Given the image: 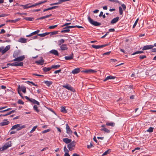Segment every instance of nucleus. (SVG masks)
I'll return each instance as SVG.
<instances>
[{
	"instance_id": "obj_1",
	"label": "nucleus",
	"mask_w": 156,
	"mask_h": 156,
	"mask_svg": "<svg viewBox=\"0 0 156 156\" xmlns=\"http://www.w3.org/2000/svg\"><path fill=\"white\" fill-rule=\"evenodd\" d=\"M88 20L90 24L95 26H99L101 25V23L94 21L89 16H88Z\"/></svg>"
},
{
	"instance_id": "obj_2",
	"label": "nucleus",
	"mask_w": 156,
	"mask_h": 156,
	"mask_svg": "<svg viewBox=\"0 0 156 156\" xmlns=\"http://www.w3.org/2000/svg\"><path fill=\"white\" fill-rule=\"evenodd\" d=\"M7 65L15 66H23V62H20L19 63L14 62L12 63H8L7 64Z\"/></svg>"
},
{
	"instance_id": "obj_3",
	"label": "nucleus",
	"mask_w": 156,
	"mask_h": 156,
	"mask_svg": "<svg viewBox=\"0 0 156 156\" xmlns=\"http://www.w3.org/2000/svg\"><path fill=\"white\" fill-rule=\"evenodd\" d=\"M12 143L11 141H10L9 142H8L7 143L5 144L2 148V150L1 151H3L7 149L8 147L11 146Z\"/></svg>"
},
{
	"instance_id": "obj_4",
	"label": "nucleus",
	"mask_w": 156,
	"mask_h": 156,
	"mask_svg": "<svg viewBox=\"0 0 156 156\" xmlns=\"http://www.w3.org/2000/svg\"><path fill=\"white\" fill-rule=\"evenodd\" d=\"M66 133L69 135H71L73 133V131L70 129V128L68 124L66 125Z\"/></svg>"
},
{
	"instance_id": "obj_5",
	"label": "nucleus",
	"mask_w": 156,
	"mask_h": 156,
	"mask_svg": "<svg viewBox=\"0 0 156 156\" xmlns=\"http://www.w3.org/2000/svg\"><path fill=\"white\" fill-rule=\"evenodd\" d=\"M62 87H63L69 90H70L72 91H74V88L72 87L71 86L69 85L68 84L67 85H63Z\"/></svg>"
},
{
	"instance_id": "obj_6",
	"label": "nucleus",
	"mask_w": 156,
	"mask_h": 156,
	"mask_svg": "<svg viewBox=\"0 0 156 156\" xmlns=\"http://www.w3.org/2000/svg\"><path fill=\"white\" fill-rule=\"evenodd\" d=\"M44 62V60L42 57H41L40 60L36 61L35 62V63L38 65H43Z\"/></svg>"
},
{
	"instance_id": "obj_7",
	"label": "nucleus",
	"mask_w": 156,
	"mask_h": 156,
	"mask_svg": "<svg viewBox=\"0 0 156 156\" xmlns=\"http://www.w3.org/2000/svg\"><path fill=\"white\" fill-rule=\"evenodd\" d=\"M154 47V46L152 45H147L144 46L142 48L143 51L151 49Z\"/></svg>"
},
{
	"instance_id": "obj_8",
	"label": "nucleus",
	"mask_w": 156,
	"mask_h": 156,
	"mask_svg": "<svg viewBox=\"0 0 156 156\" xmlns=\"http://www.w3.org/2000/svg\"><path fill=\"white\" fill-rule=\"evenodd\" d=\"M60 46V49L62 51L66 50L68 49V47L67 45L66 44H62Z\"/></svg>"
},
{
	"instance_id": "obj_9",
	"label": "nucleus",
	"mask_w": 156,
	"mask_h": 156,
	"mask_svg": "<svg viewBox=\"0 0 156 156\" xmlns=\"http://www.w3.org/2000/svg\"><path fill=\"white\" fill-rule=\"evenodd\" d=\"M3 121L5 122H3L0 123V125L1 126H4L7 125L9 124L10 122L9 121H8L7 119H5Z\"/></svg>"
},
{
	"instance_id": "obj_10",
	"label": "nucleus",
	"mask_w": 156,
	"mask_h": 156,
	"mask_svg": "<svg viewBox=\"0 0 156 156\" xmlns=\"http://www.w3.org/2000/svg\"><path fill=\"white\" fill-rule=\"evenodd\" d=\"M10 48V45H8L6 46L4 49H3L2 51V54L3 55L9 50Z\"/></svg>"
},
{
	"instance_id": "obj_11",
	"label": "nucleus",
	"mask_w": 156,
	"mask_h": 156,
	"mask_svg": "<svg viewBox=\"0 0 156 156\" xmlns=\"http://www.w3.org/2000/svg\"><path fill=\"white\" fill-rule=\"evenodd\" d=\"M82 72L89 73H96L97 71L95 70L92 69H89L87 70H83L82 71Z\"/></svg>"
},
{
	"instance_id": "obj_12",
	"label": "nucleus",
	"mask_w": 156,
	"mask_h": 156,
	"mask_svg": "<svg viewBox=\"0 0 156 156\" xmlns=\"http://www.w3.org/2000/svg\"><path fill=\"white\" fill-rule=\"evenodd\" d=\"M75 145L70 143L67 145L70 151H72L74 150L75 148Z\"/></svg>"
},
{
	"instance_id": "obj_13",
	"label": "nucleus",
	"mask_w": 156,
	"mask_h": 156,
	"mask_svg": "<svg viewBox=\"0 0 156 156\" xmlns=\"http://www.w3.org/2000/svg\"><path fill=\"white\" fill-rule=\"evenodd\" d=\"M49 53L56 56H58L59 55V53L58 51L55 49H53L49 51Z\"/></svg>"
},
{
	"instance_id": "obj_14",
	"label": "nucleus",
	"mask_w": 156,
	"mask_h": 156,
	"mask_svg": "<svg viewBox=\"0 0 156 156\" xmlns=\"http://www.w3.org/2000/svg\"><path fill=\"white\" fill-rule=\"evenodd\" d=\"M119 17L118 16L113 19L111 21V23L112 24H115L119 20Z\"/></svg>"
},
{
	"instance_id": "obj_15",
	"label": "nucleus",
	"mask_w": 156,
	"mask_h": 156,
	"mask_svg": "<svg viewBox=\"0 0 156 156\" xmlns=\"http://www.w3.org/2000/svg\"><path fill=\"white\" fill-rule=\"evenodd\" d=\"M62 140L63 142L66 144H70L72 142V140L71 139L67 138L63 139Z\"/></svg>"
},
{
	"instance_id": "obj_16",
	"label": "nucleus",
	"mask_w": 156,
	"mask_h": 156,
	"mask_svg": "<svg viewBox=\"0 0 156 156\" xmlns=\"http://www.w3.org/2000/svg\"><path fill=\"white\" fill-rule=\"evenodd\" d=\"M80 72V69L79 68L75 69L72 72V73L73 74H77L79 73Z\"/></svg>"
},
{
	"instance_id": "obj_17",
	"label": "nucleus",
	"mask_w": 156,
	"mask_h": 156,
	"mask_svg": "<svg viewBox=\"0 0 156 156\" xmlns=\"http://www.w3.org/2000/svg\"><path fill=\"white\" fill-rule=\"evenodd\" d=\"M73 53H72V54L69 56H66L65 57V58L66 60H70L73 58Z\"/></svg>"
},
{
	"instance_id": "obj_18",
	"label": "nucleus",
	"mask_w": 156,
	"mask_h": 156,
	"mask_svg": "<svg viewBox=\"0 0 156 156\" xmlns=\"http://www.w3.org/2000/svg\"><path fill=\"white\" fill-rule=\"evenodd\" d=\"M115 77L112 76H107L105 79L104 80V81L105 82L106 81L109 80V79H115Z\"/></svg>"
},
{
	"instance_id": "obj_19",
	"label": "nucleus",
	"mask_w": 156,
	"mask_h": 156,
	"mask_svg": "<svg viewBox=\"0 0 156 156\" xmlns=\"http://www.w3.org/2000/svg\"><path fill=\"white\" fill-rule=\"evenodd\" d=\"M70 31V30L68 29V28H66V27L64 28L61 31V32L62 33H68Z\"/></svg>"
},
{
	"instance_id": "obj_20",
	"label": "nucleus",
	"mask_w": 156,
	"mask_h": 156,
	"mask_svg": "<svg viewBox=\"0 0 156 156\" xmlns=\"http://www.w3.org/2000/svg\"><path fill=\"white\" fill-rule=\"evenodd\" d=\"M44 83L48 87H49L52 83V82L48 80L44 81Z\"/></svg>"
},
{
	"instance_id": "obj_21",
	"label": "nucleus",
	"mask_w": 156,
	"mask_h": 156,
	"mask_svg": "<svg viewBox=\"0 0 156 156\" xmlns=\"http://www.w3.org/2000/svg\"><path fill=\"white\" fill-rule=\"evenodd\" d=\"M27 39L23 38H21L19 39L18 41L22 43H25L27 42Z\"/></svg>"
},
{
	"instance_id": "obj_22",
	"label": "nucleus",
	"mask_w": 156,
	"mask_h": 156,
	"mask_svg": "<svg viewBox=\"0 0 156 156\" xmlns=\"http://www.w3.org/2000/svg\"><path fill=\"white\" fill-rule=\"evenodd\" d=\"M65 40L64 39H62L60 40H59L58 41V46H60L62 45V44H63L65 42Z\"/></svg>"
},
{
	"instance_id": "obj_23",
	"label": "nucleus",
	"mask_w": 156,
	"mask_h": 156,
	"mask_svg": "<svg viewBox=\"0 0 156 156\" xmlns=\"http://www.w3.org/2000/svg\"><path fill=\"white\" fill-rule=\"evenodd\" d=\"M30 102L36 104L38 105H40L39 102L34 99L31 98Z\"/></svg>"
},
{
	"instance_id": "obj_24",
	"label": "nucleus",
	"mask_w": 156,
	"mask_h": 156,
	"mask_svg": "<svg viewBox=\"0 0 156 156\" xmlns=\"http://www.w3.org/2000/svg\"><path fill=\"white\" fill-rule=\"evenodd\" d=\"M51 69V67H48V68L45 67L43 68L42 69H43V71H44V72H47L49 71Z\"/></svg>"
},
{
	"instance_id": "obj_25",
	"label": "nucleus",
	"mask_w": 156,
	"mask_h": 156,
	"mask_svg": "<svg viewBox=\"0 0 156 156\" xmlns=\"http://www.w3.org/2000/svg\"><path fill=\"white\" fill-rule=\"evenodd\" d=\"M21 91H22L23 93H26V88L25 87L23 86H22L20 87Z\"/></svg>"
},
{
	"instance_id": "obj_26",
	"label": "nucleus",
	"mask_w": 156,
	"mask_h": 156,
	"mask_svg": "<svg viewBox=\"0 0 156 156\" xmlns=\"http://www.w3.org/2000/svg\"><path fill=\"white\" fill-rule=\"evenodd\" d=\"M61 111L64 113H66L67 112V111L65 108V107L62 106L61 108Z\"/></svg>"
},
{
	"instance_id": "obj_27",
	"label": "nucleus",
	"mask_w": 156,
	"mask_h": 156,
	"mask_svg": "<svg viewBox=\"0 0 156 156\" xmlns=\"http://www.w3.org/2000/svg\"><path fill=\"white\" fill-rule=\"evenodd\" d=\"M17 61H22L24 58L25 56L24 55H23L21 56L17 57Z\"/></svg>"
},
{
	"instance_id": "obj_28",
	"label": "nucleus",
	"mask_w": 156,
	"mask_h": 156,
	"mask_svg": "<svg viewBox=\"0 0 156 156\" xmlns=\"http://www.w3.org/2000/svg\"><path fill=\"white\" fill-rule=\"evenodd\" d=\"M19 124V126L17 128V131H19L21 130V129H22L23 128H24L26 127V126L25 125H23L22 126H20L21 124Z\"/></svg>"
},
{
	"instance_id": "obj_29",
	"label": "nucleus",
	"mask_w": 156,
	"mask_h": 156,
	"mask_svg": "<svg viewBox=\"0 0 156 156\" xmlns=\"http://www.w3.org/2000/svg\"><path fill=\"white\" fill-rule=\"evenodd\" d=\"M106 125L107 126H114L115 125V123L114 122H107Z\"/></svg>"
},
{
	"instance_id": "obj_30",
	"label": "nucleus",
	"mask_w": 156,
	"mask_h": 156,
	"mask_svg": "<svg viewBox=\"0 0 156 156\" xmlns=\"http://www.w3.org/2000/svg\"><path fill=\"white\" fill-rule=\"evenodd\" d=\"M101 130L102 131H104L107 133H109L110 132V130L106 128H104L101 129Z\"/></svg>"
},
{
	"instance_id": "obj_31",
	"label": "nucleus",
	"mask_w": 156,
	"mask_h": 156,
	"mask_svg": "<svg viewBox=\"0 0 156 156\" xmlns=\"http://www.w3.org/2000/svg\"><path fill=\"white\" fill-rule=\"evenodd\" d=\"M24 19L27 21H33L34 18L33 17H25L24 18Z\"/></svg>"
},
{
	"instance_id": "obj_32",
	"label": "nucleus",
	"mask_w": 156,
	"mask_h": 156,
	"mask_svg": "<svg viewBox=\"0 0 156 156\" xmlns=\"http://www.w3.org/2000/svg\"><path fill=\"white\" fill-rule=\"evenodd\" d=\"M19 126V124H16L13 126L10 129V130L17 129V128Z\"/></svg>"
},
{
	"instance_id": "obj_33",
	"label": "nucleus",
	"mask_w": 156,
	"mask_h": 156,
	"mask_svg": "<svg viewBox=\"0 0 156 156\" xmlns=\"http://www.w3.org/2000/svg\"><path fill=\"white\" fill-rule=\"evenodd\" d=\"M33 109L37 113L39 112L40 111L38 109L37 106V105H35L34 106Z\"/></svg>"
},
{
	"instance_id": "obj_34",
	"label": "nucleus",
	"mask_w": 156,
	"mask_h": 156,
	"mask_svg": "<svg viewBox=\"0 0 156 156\" xmlns=\"http://www.w3.org/2000/svg\"><path fill=\"white\" fill-rule=\"evenodd\" d=\"M60 66L59 65H52L51 66V68L57 69Z\"/></svg>"
},
{
	"instance_id": "obj_35",
	"label": "nucleus",
	"mask_w": 156,
	"mask_h": 156,
	"mask_svg": "<svg viewBox=\"0 0 156 156\" xmlns=\"http://www.w3.org/2000/svg\"><path fill=\"white\" fill-rule=\"evenodd\" d=\"M110 152V149H109L108 150L106 151L104 153L102 154V156H103L106 155L108 154Z\"/></svg>"
},
{
	"instance_id": "obj_36",
	"label": "nucleus",
	"mask_w": 156,
	"mask_h": 156,
	"mask_svg": "<svg viewBox=\"0 0 156 156\" xmlns=\"http://www.w3.org/2000/svg\"><path fill=\"white\" fill-rule=\"evenodd\" d=\"M20 20V18H18L15 20H9V22H11L12 23H16L17 21H19Z\"/></svg>"
},
{
	"instance_id": "obj_37",
	"label": "nucleus",
	"mask_w": 156,
	"mask_h": 156,
	"mask_svg": "<svg viewBox=\"0 0 156 156\" xmlns=\"http://www.w3.org/2000/svg\"><path fill=\"white\" fill-rule=\"evenodd\" d=\"M58 32V31H53L52 32H49V33L50 34V35L51 36L55 35V34H57Z\"/></svg>"
},
{
	"instance_id": "obj_38",
	"label": "nucleus",
	"mask_w": 156,
	"mask_h": 156,
	"mask_svg": "<svg viewBox=\"0 0 156 156\" xmlns=\"http://www.w3.org/2000/svg\"><path fill=\"white\" fill-rule=\"evenodd\" d=\"M19 52L17 51H15L13 54V56L14 58H16L19 55Z\"/></svg>"
},
{
	"instance_id": "obj_39",
	"label": "nucleus",
	"mask_w": 156,
	"mask_h": 156,
	"mask_svg": "<svg viewBox=\"0 0 156 156\" xmlns=\"http://www.w3.org/2000/svg\"><path fill=\"white\" fill-rule=\"evenodd\" d=\"M144 53V51H137L133 53V54H132V55H134L136 54H141V53Z\"/></svg>"
},
{
	"instance_id": "obj_40",
	"label": "nucleus",
	"mask_w": 156,
	"mask_h": 156,
	"mask_svg": "<svg viewBox=\"0 0 156 156\" xmlns=\"http://www.w3.org/2000/svg\"><path fill=\"white\" fill-rule=\"evenodd\" d=\"M20 85H19L18 86V88H17V91L18 93L19 94H20L21 93V90H20Z\"/></svg>"
},
{
	"instance_id": "obj_41",
	"label": "nucleus",
	"mask_w": 156,
	"mask_h": 156,
	"mask_svg": "<svg viewBox=\"0 0 156 156\" xmlns=\"http://www.w3.org/2000/svg\"><path fill=\"white\" fill-rule=\"evenodd\" d=\"M119 12L120 15H122L123 10L121 6L119 7Z\"/></svg>"
},
{
	"instance_id": "obj_42",
	"label": "nucleus",
	"mask_w": 156,
	"mask_h": 156,
	"mask_svg": "<svg viewBox=\"0 0 156 156\" xmlns=\"http://www.w3.org/2000/svg\"><path fill=\"white\" fill-rule=\"evenodd\" d=\"M153 129L154 128L150 127L147 130V131L150 133L152 132L153 131Z\"/></svg>"
},
{
	"instance_id": "obj_43",
	"label": "nucleus",
	"mask_w": 156,
	"mask_h": 156,
	"mask_svg": "<svg viewBox=\"0 0 156 156\" xmlns=\"http://www.w3.org/2000/svg\"><path fill=\"white\" fill-rule=\"evenodd\" d=\"M37 127V126H35L33 127L32 130L30 131V133H32L33 132H34L36 129V128Z\"/></svg>"
},
{
	"instance_id": "obj_44",
	"label": "nucleus",
	"mask_w": 156,
	"mask_h": 156,
	"mask_svg": "<svg viewBox=\"0 0 156 156\" xmlns=\"http://www.w3.org/2000/svg\"><path fill=\"white\" fill-rule=\"evenodd\" d=\"M109 45V44H105L103 45H99V48H102L104 47L107 46Z\"/></svg>"
},
{
	"instance_id": "obj_45",
	"label": "nucleus",
	"mask_w": 156,
	"mask_h": 156,
	"mask_svg": "<svg viewBox=\"0 0 156 156\" xmlns=\"http://www.w3.org/2000/svg\"><path fill=\"white\" fill-rule=\"evenodd\" d=\"M92 47L96 49L99 48V45H96L94 44H93L92 45Z\"/></svg>"
},
{
	"instance_id": "obj_46",
	"label": "nucleus",
	"mask_w": 156,
	"mask_h": 156,
	"mask_svg": "<svg viewBox=\"0 0 156 156\" xmlns=\"http://www.w3.org/2000/svg\"><path fill=\"white\" fill-rule=\"evenodd\" d=\"M27 83L29 84H30L29 83H30L34 86H37V87L38 86L37 85L35 84L33 82H32V81H28L27 82Z\"/></svg>"
},
{
	"instance_id": "obj_47",
	"label": "nucleus",
	"mask_w": 156,
	"mask_h": 156,
	"mask_svg": "<svg viewBox=\"0 0 156 156\" xmlns=\"http://www.w3.org/2000/svg\"><path fill=\"white\" fill-rule=\"evenodd\" d=\"M58 6H52L51 7H50L48 8V9H49V10L52 9H56L57 8H58Z\"/></svg>"
},
{
	"instance_id": "obj_48",
	"label": "nucleus",
	"mask_w": 156,
	"mask_h": 156,
	"mask_svg": "<svg viewBox=\"0 0 156 156\" xmlns=\"http://www.w3.org/2000/svg\"><path fill=\"white\" fill-rule=\"evenodd\" d=\"M138 19H137L136 20L135 22V23H134V24L133 25V28H135V26H136V25L138 23Z\"/></svg>"
},
{
	"instance_id": "obj_49",
	"label": "nucleus",
	"mask_w": 156,
	"mask_h": 156,
	"mask_svg": "<svg viewBox=\"0 0 156 156\" xmlns=\"http://www.w3.org/2000/svg\"><path fill=\"white\" fill-rule=\"evenodd\" d=\"M63 150L65 153H68L69 152V150L67 149L66 146L64 147Z\"/></svg>"
},
{
	"instance_id": "obj_50",
	"label": "nucleus",
	"mask_w": 156,
	"mask_h": 156,
	"mask_svg": "<svg viewBox=\"0 0 156 156\" xmlns=\"http://www.w3.org/2000/svg\"><path fill=\"white\" fill-rule=\"evenodd\" d=\"M57 26V25H55L53 26H50L48 28L50 29H53L55 28Z\"/></svg>"
},
{
	"instance_id": "obj_51",
	"label": "nucleus",
	"mask_w": 156,
	"mask_h": 156,
	"mask_svg": "<svg viewBox=\"0 0 156 156\" xmlns=\"http://www.w3.org/2000/svg\"><path fill=\"white\" fill-rule=\"evenodd\" d=\"M147 57L145 55H140L139 56V58L140 59H143L145 58H146Z\"/></svg>"
},
{
	"instance_id": "obj_52",
	"label": "nucleus",
	"mask_w": 156,
	"mask_h": 156,
	"mask_svg": "<svg viewBox=\"0 0 156 156\" xmlns=\"http://www.w3.org/2000/svg\"><path fill=\"white\" fill-rule=\"evenodd\" d=\"M0 41L2 42H11V40H10L9 39H8L6 40V41H3L2 40H0Z\"/></svg>"
},
{
	"instance_id": "obj_53",
	"label": "nucleus",
	"mask_w": 156,
	"mask_h": 156,
	"mask_svg": "<svg viewBox=\"0 0 156 156\" xmlns=\"http://www.w3.org/2000/svg\"><path fill=\"white\" fill-rule=\"evenodd\" d=\"M29 5V4H27L25 5H21V6H23V7L24 9H27V8H28V5Z\"/></svg>"
},
{
	"instance_id": "obj_54",
	"label": "nucleus",
	"mask_w": 156,
	"mask_h": 156,
	"mask_svg": "<svg viewBox=\"0 0 156 156\" xmlns=\"http://www.w3.org/2000/svg\"><path fill=\"white\" fill-rule=\"evenodd\" d=\"M50 131V129H48L46 130H44L42 131V133H46L47 132H48Z\"/></svg>"
},
{
	"instance_id": "obj_55",
	"label": "nucleus",
	"mask_w": 156,
	"mask_h": 156,
	"mask_svg": "<svg viewBox=\"0 0 156 156\" xmlns=\"http://www.w3.org/2000/svg\"><path fill=\"white\" fill-rule=\"evenodd\" d=\"M18 103L19 104L23 105L24 102H23L21 100H19L18 101Z\"/></svg>"
},
{
	"instance_id": "obj_56",
	"label": "nucleus",
	"mask_w": 156,
	"mask_h": 156,
	"mask_svg": "<svg viewBox=\"0 0 156 156\" xmlns=\"http://www.w3.org/2000/svg\"><path fill=\"white\" fill-rule=\"evenodd\" d=\"M109 1L112 2L116 3H117L120 4L119 1L117 0H108Z\"/></svg>"
},
{
	"instance_id": "obj_57",
	"label": "nucleus",
	"mask_w": 156,
	"mask_h": 156,
	"mask_svg": "<svg viewBox=\"0 0 156 156\" xmlns=\"http://www.w3.org/2000/svg\"><path fill=\"white\" fill-rule=\"evenodd\" d=\"M70 24H71L70 23H65L62 26V27H63L64 26H66V27L68 26V25H70Z\"/></svg>"
},
{
	"instance_id": "obj_58",
	"label": "nucleus",
	"mask_w": 156,
	"mask_h": 156,
	"mask_svg": "<svg viewBox=\"0 0 156 156\" xmlns=\"http://www.w3.org/2000/svg\"><path fill=\"white\" fill-rule=\"evenodd\" d=\"M40 31V30H37L35 31H34V32H33V34L34 35H35L37 34H38Z\"/></svg>"
},
{
	"instance_id": "obj_59",
	"label": "nucleus",
	"mask_w": 156,
	"mask_h": 156,
	"mask_svg": "<svg viewBox=\"0 0 156 156\" xmlns=\"http://www.w3.org/2000/svg\"><path fill=\"white\" fill-rule=\"evenodd\" d=\"M15 111H16L15 110H12L9 112L8 113V115H10V114L15 112Z\"/></svg>"
},
{
	"instance_id": "obj_60",
	"label": "nucleus",
	"mask_w": 156,
	"mask_h": 156,
	"mask_svg": "<svg viewBox=\"0 0 156 156\" xmlns=\"http://www.w3.org/2000/svg\"><path fill=\"white\" fill-rule=\"evenodd\" d=\"M61 69L58 70H56L55 71H54V73L55 74H57V73H58L61 72Z\"/></svg>"
},
{
	"instance_id": "obj_61",
	"label": "nucleus",
	"mask_w": 156,
	"mask_h": 156,
	"mask_svg": "<svg viewBox=\"0 0 156 156\" xmlns=\"http://www.w3.org/2000/svg\"><path fill=\"white\" fill-rule=\"evenodd\" d=\"M121 6L123 8V9L124 10H126V5L124 4H122L121 5Z\"/></svg>"
},
{
	"instance_id": "obj_62",
	"label": "nucleus",
	"mask_w": 156,
	"mask_h": 156,
	"mask_svg": "<svg viewBox=\"0 0 156 156\" xmlns=\"http://www.w3.org/2000/svg\"><path fill=\"white\" fill-rule=\"evenodd\" d=\"M110 53H111V51H109V52H105V53H103V55H109V54Z\"/></svg>"
},
{
	"instance_id": "obj_63",
	"label": "nucleus",
	"mask_w": 156,
	"mask_h": 156,
	"mask_svg": "<svg viewBox=\"0 0 156 156\" xmlns=\"http://www.w3.org/2000/svg\"><path fill=\"white\" fill-rule=\"evenodd\" d=\"M93 147V146L91 143H90V145H87V148H91V147Z\"/></svg>"
},
{
	"instance_id": "obj_64",
	"label": "nucleus",
	"mask_w": 156,
	"mask_h": 156,
	"mask_svg": "<svg viewBox=\"0 0 156 156\" xmlns=\"http://www.w3.org/2000/svg\"><path fill=\"white\" fill-rule=\"evenodd\" d=\"M37 36H39L41 37H44L45 36L44 35V33H43V34H38Z\"/></svg>"
}]
</instances>
